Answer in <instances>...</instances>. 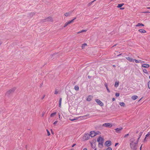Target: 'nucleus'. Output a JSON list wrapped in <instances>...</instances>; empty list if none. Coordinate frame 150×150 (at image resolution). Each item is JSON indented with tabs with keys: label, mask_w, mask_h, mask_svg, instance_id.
Here are the masks:
<instances>
[{
	"label": "nucleus",
	"mask_w": 150,
	"mask_h": 150,
	"mask_svg": "<svg viewBox=\"0 0 150 150\" xmlns=\"http://www.w3.org/2000/svg\"><path fill=\"white\" fill-rule=\"evenodd\" d=\"M83 150H87V149L86 148H84Z\"/></svg>",
	"instance_id": "obj_55"
},
{
	"label": "nucleus",
	"mask_w": 150,
	"mask_h": 150,
	"mask_svg": "<svg viewBox=\"0 0 150 150\" xmlns=\"http://www.w3.org/2000/svg\"><path fill=\"white\" fill-rule=\"evenodd\" d=\"M87 44L86 43H84L82 45L81 48L82 49H83L85 48V47L87 46Z\"/></svg>",
	"instance_id": "obj_20"
},
{
	"label": "nucleus",
	"mask_w": 150,
	"mask_h": 150,
	"mask_svg": "<svg viewBox=\"0 0 150 150\" xmlns=\"http://www.w3.org/2000/svg\"><path fill=\"white\" fill-rule=\"evenodd\" d=\"M142 145H141V146H140V150H141L142 147Z\"/></svg>",
	"instance_id": "obj_53"
},
{
	"label": "nucleus",
	"mask_w": 150,
	"mask_h": 150,
	"mask_svg": "<svg viewBox=\"0 0 150 150\" xmlns=\"http://www.w3.org/2000/svg\"><path fill=\"white\" fill-rule=\"evenodd\" d=\"M103 126H105L107 127H111L112 125L110 123H104L103 125Z\"/></svg>",
	"instance_id": "obj_9"
},
{
	"label": "nucleus",
	"mask_w": 150,
	"mask_h": 150,
	"mask_svg": "<svg viewBox=\"0 0 150 150\" xmlns=\"http://www.w3.org/2000/svg\"><path fill=\"white\" fill-rule=\"evenodd\" d=\"M140 137V136H139V138H138V139H137V142L138 141V140L139 139Z\"/></svg>",
	"instance_id": "obj_47"
},
{
	"label": "nucleus",
	"mask_w": 150,
	"mask_h": 150,
	"mask_svg": "<svg viewBox=\"0 0 150 150\" xmlns=\"http://www.w3.org/2000/svg\"><path fill=\"white\" fill-rule=\"evenodd\" d=\"M70 24V23L69 22V21H68V22H67L66 23H65V24L64 25V27H66L67 25H68L69 24Z\"/></svg>",
	"instance_id": "obj_23"
},
{
	"label": "nucleus",
	"mask_w": 150,
	"mask_h": 150,
	"mask_svg": "<svg viewBox=\"0 0 150 150\" xmlns=\"http://www.w3.org/2000/svg\"><path fill=\"white\" fill-rule=\"evenodd\" d=\"M147 138V139L150 138V132H148V134L146 135L145 138L144 139V141H145L146 140V139Z\"/></svg>",
	"instance_id": "obj_11"
},
{
	"label": "nucleus",
	"mask_w": 150,
	"mask_h": 150,
	"mask_svg": "<svg viewBox=\"0 0 150 150\" xmlns=\"http://www.w3.org/2000/svg\"><path fill=\"white\" fill-rule=\"evenodd\" d=\"M143 71L144 73H145L146 74H147L148 73L146 69H144L143 70Z\"/></svg>",
	"instance_id": "obj_30"
},
{
	"label": "nucleus",
	"mask_w": 150,
	"mask_h": 150,
	"mask_svg": "<svg viewBox=\"0 0 150 150\" xmlns=\"http://www.w3.org/2000/svg\"><path fill=\"white\" fill-rule=\"evenodd\" d=\"M120 104L121 106L124 107L125 106V104L124 102H120Z\"/></svg>",
	"instance_id": "obj_27"
},
{
	"label": "nucleus",
	"mask_w": 150,
	"mask_h": 150,
	"mask_svg": "<svg viewBox=\"0 0 150 150\" xmlns=\"http://www.w3.org/2000/svg\"><path fill=\"white\" fill-rule=\"evenodd\" d=\"M111 142L110 140L106 141L105 143V146H109L111 145Z\"/></svg>",
	"instance_id": "obj_6"
},
{
	"label": "nucleus",
	"mask_w": 150,
	"mask_h": 150,
	"mask_svg": "<svg viewBox=\"0 0 150 150\" xmlns=\"http://www.w3.org/2000/svg\"><path fill=\"white\" fill-rule=\"evenodd\" d=\"M80 117H76L74 118H72L71 117H70L69 118V120L71 121H74L75 120H77L79 119V118Z\"/></svg>",
	"instance_id": "obj_12"
},
{
	"label": "nucleus",
	"mask_w": 150,
	"mask_h": 150,
	"mask_svg": "<svg viewBox=\"0 0 150 150\" xmlns=\"http://www.w3.org/2000/svg\"><path fill=\"white\" fill-rule=\"evenodd\" d=\"M119 82L116 81L115 83V86L116 87H117L119 85Z\"/></svg>",
	"instance_id": "obj_26"
},
{
	"label": "nucleus",
	"mask_w": 150,
	"mask_h": 150,
	"mask_svg": "<svg viewBox=\"0 0 150 150\" xmlns=\"http://www.w3.org/2000/svg\"><path fill=\"white\" fill-rule=\"evenodd\" d=\"M44 20H46L47 21H51L52 22L53 21L52 18L51 17H48L47 18L45 19Z\"/></svg>",
	"instance_id": "obj_10"
},
{
	"label": "nucleus",
	"mask_w": 150,
	"mask_h": 150,
	"mask_svg": "<svg viewBox=\"0 0 150 150\" xmlns=\"http://www.w3.org/2000/svg\"><path fill=\"white\" fill-rule=\"evenodd\" d=\"M104 85H105V87H106V89L107 90V91L108 92V93H110V91L109 88H108L107 84L106 83H105V84H104Z\"/></svg>",
	"instance_id": "obj_19"
},
{
	"label": "nucleus",
	"mask_w": 150,
	"mask_h": 150,
	"mask_svg": "<svg viewBox=\"0 0 150 150\" xmlns=\"http://www.w3.org/2000/svg\"><path fill=\"white\" fill-rule=\"evenodd\" d=\"M85 115L83 116H82V117H86V116H87V115Z\"/></svg>",
	"instance_id": "obj_54"
},
{
	"label": "nucleus",
	"mask_w": 150,
	"mask_h": 150,
	"mask_svg": "<svg viewBox=\"0 0 150 150\" xmlns=\"http://www.w3.org/2000/svg\"><path fill=\"white\" fill-rule=\"evenodd\" d=\"M142 66L143 67L148 68L149 67V65L148 64H142Z\"/></svg>",
	"instance_id": "obj_14"
},
{
	"label": "nucleus",
	"mask_w": 150,
	"mask_h": 150,
	"mask_svg": "<svg viewBox=\"0 0 150 150\" xmlns=\"http://www.w3.org/2000/svg\"><path fill=\"white\" fill-rule=\"evenodd\" d=\"M91 144L92 148H94L95 146V144H93L92 143H91Z\"/></svg>",
	"instance_id": "obj_35"
},
{
	"label": "nucleus",
	"mask_w": 150,
	"mask_h": 150,
	"mask_svg": "<svg viewBox=\"0 0 150 150\" xmlns=\"http://www.w3.org/2000/svg\"><path fill=\"white\" fill-rule=\"evenodd\" d=\"M58 93V91H57V90H56V91H55L54 92V94H57Z\"/></svg>",
	"instance_id": "obj_40"
},
{
	"label": "nucleus",
	"mask_w": 150,
	"mask_h": 150,
	"mask_svg": "<svg viewBox=\"0 0 150 150\" xmlns=\"http://www.w3.org/2000/svg\"><path fill=\"white\" fill-rule=\"evenodd\" d=\"M46 130L47 132L48 136H50V132L47 129Z\"/></svg>",
	"instance_id": "obj_36"
},
{
	"label": "nucleus",
	"mask_w": 150,
	"mask_h": 150,
	"mask_svg": "<svg viewBox=\"0 0 150 150\" xmlns=\"http://www.w3.org/2000/svg\"><path fill=\"white\" fill-rule=\"evenodd\" d=\"M136 27L139 26H144V25L142 23H138L137 25H136Z\"/></svg>",
	"instance_id": "obj_22"
},
{
	"label": "nucleus",
	"mask_w": 150,
	"mask_h": 150,
	"mask_svg": "<svg viewBox=\"0 0 150 150\" xmlns=\"http://www.w3.org/2000/svg\"><path fill=\"white\" fill-rule=\"evenodd\" d=\"M56 112H54L52 113L50 115V117H54L56 115Z\"/></svg>",
	"instance_id": "obj_24"
},
{
	"label": "nucleus",
	"mask_w": 150,
	"mask_h": 150,
	"mask_svg": "<svg viewBox=\"0 0 150 150\" xmlns=\"http://www.w3.org/2000/svg\"><path fill=\"white\" fill-rule=\"evenodd\" d=\"M93 98L92 96H89L86 99V100L88 101H90Z\"/></svg>",
	"instance_id": "obj_13"
},
{
	"label": "nucleus",
	"mask_w": 150,
	"mask_h": 150,
	"mask_svg": "<svg viewBox=\"0 0 150 150\" xmlns=\"http://www.w3.org/2000/svg\"><path fill=\"white\" fill-rule=\"evenodd\" d=\"M138 98V96H133L132 97V99L133 100H135Z\"/></svg>",
	"instance_id": "obj_18"
},
{
	"label": "nucleus",
	"mask_w": 150,
	"mask_h": 150,
	"mask_svg": "<svg viewBox=\"0 0 150 150\" xmlns=\"http://www.w3.org/2000/svg\"><path fill=\"white\" fill-rule=\"evenodd\" d=\"M95 1L94 0L93 1H92L91 2L89 3V4H91L93 2Z\"/></svg>",
	"instance_id": "obj_46"
},
{
	"label": "nucleus",
	"mask_w": 150,
	"mask_h": 150,
	"mask_svg": "<svg viewBox=\"0 0 150 150\" xmlns=\"http://www.w3.org/2000/svg\"><path fill=\"white\" fill-rule=\"evenodd\" d=\"M58 121H55V122H54V123H53V124L54 125H55L56 124L57 122Z\"/></svg>",
	"instance_id": "obj_42"
},
{
	"label": "nucleus",
	"mask_w": 150,
	"mask_h": 150,
	"mask_svg": "<svg viewBox=\"0 0 150 150\" xmlns=\"http://www.w3.org/2000/svg\"><path fill=\"white\" fill-rule=\"evenodd\" d=\"M148 87L150 89V81H149L148 83Z\"/></svg>",
	"instance_id": "obj_31"
},
{
	"label": "nucleus",
	"mask_w": 150,
	"mask_h": 150,
	"mask_svg": "<svg viewBox=\"0 0 150 150\" xmlns=\"http://www.w3.org/2000/svg\"><path fill=\"white\" fill-rule=\"evenodd\" d=\"M59 118H60V115H59Z\"/></svg>",
	"instance_id": "obj_64"
},
{
	"label": "nucleus",
	"mask_w": 150,
	"mask_h": 150,
	"mask_svg": "<svg viewBox=\"0 0 150 150\" xmlns=\"http://www.w3.org/2000/svg\"><path fill=\"white\" fill-rule=\"evenodd\" d=\"M76 19V18H73L72 20L71 21H69L70 23H71L72 22H73Z\"/></svg>",
	"instance_id": "obj_34"
},
{
	"label": "nucleus",
	"mask_w": 150,
	"mask_h": 150,
	"mask_svg": "<svg viewBox=\"0 0 150 150\" xmlns=\"http://www.w3.org/2000/svg\"><path fill=\"white\" fill-rule=\"evenodd\" d=\"M113 67H115V65H113Z\"/></svg>",
	"instance_id": "obj_61"
},
{
	"label": "nucleus",
	"mask_w": 150,
	"mask_h": 150,
	"mask_svg": "<svg viewBox=\"0 0 150 150\" xmlns=\"http://www.w3.org/2000/svg\"><path fill=\"white\" fill-rule=\"evenodd\" d=\"M16 89L15 87H13L8 91L6 93L5 95L7 96H9L11 94L13 93Z\"/></svg>",
	"instance_id": "obj_2"
},
{
	"label": "nucleus",
	"mask_w": 150,
	"mask_h": 150,
	"mask_svg": "<svg viewBox=\"0 0 150 150\" xmlns=\"http://www.w3.org/2000/svg\"><path fill=\"white\" fill-rule=\"evenodd\" d=\"M82 33V32H81V31L77 32V34H79V33Z\"/></svg>",
	"instance_id": "obj_50"
},
{
	"label": "nucleus",
	"mask_w": 150,
	"mask_h": 150,
	"mask_svg": "<svg viewBox=\"0 0 150 150\" xmlns=\"http://www.w3.org/2000/svg\"><path fill=\"white\" fill-rule=\"evenodd\" d=\"M118 144V143H115V146H116Z\"/></svg>",
	"instance_id": "obj_51"
},
{
	"label": "nucleus",
	"mask_w": 150,
	"mask_h": 150,
	"mask_svg": "<svg viewBox=\"0 0 150 150\" xmlns=\"http://www.w3.org/2000/svg\"><path fill=\"white\" fill-rule=\"evenodd\" d=\"M35 14V13L33 12L31 13H30V15L31 17H32Z\"/></svg>",
	"instance_id": "obj_29"
},
{
	"label": "nucleus",
	"mask_w": 150,
	"mask_h": 150,
	"mask_svg": "<svg viewBox=\"0 0 150 150\" xmlns=\"http://www.w3.org/2000/svg\"><path fill=\"white\" fill-rule=\"evenodd\" d=\"M45 97V96H44L43 97H42V99H43V98H44Z\"/></svg>",
	"instance_id": "obj_62"
},
{
	"label": "nucleus",
	"mask_w": 150,
	"mask_h": 150,
	"mask_svg": "<svg viewBox=\"0 0 150 150\" xmlns=\"http://www.w3.org/2000/svg\"><path fill=\"white\" fill-rule=\"evenodd\" d=\"M76 91H78L79 89V88L78 86H76L74 87Z\"/></svg>",
	"instance_id": "obj_28"
},
{
	"label": "nucleus",
	"mask_w": 150,
	"mask_h": 150,
	"mask_svg": "<svg viewBox=\"0 0 150 150\" xmlns=\"http://www.w3.org/2000/svg\"><path fill=\"white\" fill-rule=\"evenodd\" d=\"M134 61L136 63H139V61L135 59H134Z\"/></svg>",
	"instance_id": "obj_39"
},
{
	"label": "nucleus",
	"mask_w": 150,
	"mask_h": 150,
	"mask_svg": "<svg viewBox=\"0 0 150 150\" xmlns=\"http://www.w3.org/2000/svg\"><path fill=\"white\" fill-rule=\"evenodd\" d=\"M25 147L26 149H27V145H26L25 146Z\"/></svg>",
	"instance_id": "obj_59"
},
{
	"label": "nucleus",
	"mask_w": 150,
	"mask_h": 150,
	"mask_svg": "<svg viewBox=\"0 0 150 150\" xmlns=\"http://www.w3.org/2000/svg\"><path fill=\"white\" fill-rule=\"evenodd\" d=\"M138 31H139L142 33H145L146 32V31L145 30L143 29H139Z\"/></svg>",
	"instance_id": "obj_17"
},
{
	"label": "nucleus",
	"mask_w": 150,
	"mask_h": 150,
	"mask_svg": "<svg viewBox=\"0 0 150 150\" xmlns=\"http://www.w3.org/2000/svg\"><path fill=\"white\" fill-rule=\"evenodd\" d=\"M76 19V18H73L72 20L71 21H69L70 23H71L72 22H73Z\"/></svg>",
	"instance_id": "obj_33"
},
{
	"label": "nucleus",
	"mask_w": 150,
	"mask_h": 150,
	"mask_svg": "<svg viewBox=\"0 0 150 150\" xmlns=\"http://www.w3.org/2000/svg\"><path fill=\"white\" fill-rule=\"evenodd\" d=\"M51 132H52V133L53 134V132H52V129H51Z\"/></svg>",
	"instance_id": "obj_60"
},
{
	"label": "nucleus",
	"mask_w": 150,
	"mask_h": 150,
	"mask_svg": "<svg viewBox=\"0 0 150 150\" xmlns=\"http://www.w3.org/2000/svg\"><path fill=\"white\" fill-rule=\"evenodd\" d=\"M106 150H112V149L110 147H108L107 148Z\"/></svg>",
	"instance_id": "obj_38"
},
{
	"label": "nucleus",
	"mask_w": 150,
	"mask_h": 150,
	"mask_svg": "<svg viewBox=\"0 0 150 150\" xmlns=\"http://www.w3.org/2000/svg\"><path fill=\"white\" fill-rule=\"evenodd\" d=\"M89 138V134L88 133H86L84 134L83 139L84 140H87Z\"/></svg>",
	"instance_id": "obj_4"
},
{
	"label": "nucleus",
	"mask_w": 150,
	"mask_h": 150,
	"mask_svg": "<svg viewBox=\"0 0 150 150\" xmlns=\"http://www.w3.org/2000/svg\"><path fill=\"white\" fill-rule=\"evenodd\" d=\"M76 19V18H73L72 20L71 21H69L70 23H71L72 22H73Z\"/></svg>",
	"instance_id": "obj_32"
},
{
	"label": "nucleus",
	"mask_w": 150,
	"mask_h": 150,
	"mask_svg": "<svg viewBox=\"0 0 150 150\" xmlns=\"http://www.w3.org/2000/svg\"><path fill=\"white\" fill-rule=\"evenodd\" d=\"M139 61L141 63H143L144 62V61L142 60H139Z\"/></svg>",
	"instance_id": "obj_43"
},
{
	"label": "nucleus",
	"mask_w": 150,
	"mask_h": 150,
	"mask_svg": "<svg viewBox=\"0 0 150 150\" xmlns=\"http://www.w3.org/2000/svg\"><path fill=\"white\" fill-rule=\"evenodd\" d=\"M129 135V134H126L125 135V136H124V137H127V136H128V135Z\"/></svg>",
	"instance_id": "obj_44"
},
{
	"label": "nucleus",
	"mask_w": 150,
	"mask_h": 150,
	"mask_svg": "<svg viewBox=\"0 0 150 150\" xmlns=\"http://www.w3.org/2000/svg\"><path fill=\"white\" fill-rule=\"evenodd\" d=\"M44 20V19H43L42 20V21L43 22H47V21L46 20Z\"/></svg>",
	"instance_id": "obj_45"
},
{
	"label": "nucleus",
	"mask_w": 150,
	"mask_h": 150,
	"mask_svg": "<svg viewBox=\"0 0 150 150\" xmlns=\"http://www.w3.org/2000/svg\"><path fill=\"white\" fill-rule=\"evenodd\" d=\"M71 12L70 11L68 12H67V13H65L64 14V15L65 16L67 17V16H70L71 15Z\"/></svg>",
	"instance_id": "obj_16"
},
{
	"label": "nucleus",
	"mask_w": 150,
	"mask_h": 150,
	"mask_svg": "<svg viewBox=\"0 0 150 150\" xmlns=\"http://www.w3.org/2000/svg\"><path fill=\"white\" fill-rule=\"evenodd\" d=\"M142 133V132H140V133H139V134H140L139 136H140V137L141 136Z\"/></svg>",
	"instance_id": "obj_48"
},
{
	"label": "nucleus",
	"mask_w": 150,
	"mask_h": 150,
	"mask_svg": "<svg viewBox=\"0 0 150 150\" xmlns=\"http://www.w3.org/2000/svg\"><path fill=\"white\" fill-rule=\"evenodd\" d=\"M62 98H60L59 101V107L60 108L61 107V102H62Z\"/></svg>",
	"instance_id": "obj_21"
},
{
	"label": "nucleus",
	"mask_w": 150,
	"mask_h": 150,
	"mask_svg": "<svg viewBox=\"0 0 150 150\" xmlns=\"http://www.w3.org/2000/svg\"><path fill=\"white\" fill-rule=\"evenodd\" d=\"M147 9H150V7H147Z\"/></svg>",
	"instance_id": "obj_58"
},
{
	"label": "nucleus",
	"mask_w": 150,
	"mask_h": 150,
	"mask_svg": "<svg viewBox=\"0 0 150 150\" xmlns=\"http://www.w3.org/2000/svg\"><path fill=\"white\" fill-rule=\"evenodd\" d=\"M137 142L136 143L133 142H132L130 144V146L131 148L133 150H136L137 149Z\"/></svg>",
	"instance_id": "obj_3"
},
{
	"label": "nucleus",
	"mask_w": 150,
	"mask_h": 150,
	"mask_svg": "<svg viewBox=\"0 0 150 150\" xmlns=\"http://www.w3.org/2000/svg\"><path fill=\"white\" fill-rule=\"evenodd\" d=\"M124 5V4L122 3L121 4H118L117 7L118 8H120L122 7Z\"/></svg>",
	"instance_id": "obj_25"
},
{
	"label": "nucleus",
	"mask_w": 150,
	"mask_h": 150,
	"mask_svg": "<svg viewBox=\"0 0 150 150\" xmlns=\"http://www.w3.org/2000/svg\"><path fill=\"white\" fill-rule=\"evenodd\" d=\"M126 58L127 60L130 62H134V59H133L132 58L130 57H126Z\"/></svg>",
	"instance_id": "obj_15"
},
{
	"label": "nucleus",
	"mask_w": 150,
	"mask_h": 150,
	"mask_svg": "<svg viewBox=\"0 0 150 150\" xmlns=\"http://www.w3.org/2000/svg\"><path fill=\"white\" fill-rule=\"evenodd\" d=\"M115 98H112V100L113 101H115Z\"/></svg>",
	"instance_id": "obj_49"
},
{
	"label": "nucleus",
	"mask_w": 150,
	"mask_h": 150,
	"mask_svg": "<svg viewBox=\"0 0 150 150\" xmlns=\"http://www.w3.org/2000/svg\"><path fill=\"white\" fill-rule=\"evenodd\" d=\"M97 142H98V146L100 148H102L103 146L104 139L101 137H99L97 139Z\"/></svg>",
	"instance_id": "obj_1"
},
{
	"label": "nucleus",
	"mask_w": 150,
	"mask_h": 150,
	"mask_svg": "<svg viewBox=\"0 0 150 150\" xmlns=\"http://www.w3.org/2000/svg\"><path fill=\"white\" fill-rule=\"evenodd\" d=\"M88 79H90L91 78V76H88Z\"/></svg>",
	"instance_id": "obj_52"
},
{
	"label": "nucleus",
	"mask_w": 150,
	"mask_h": 150,
	"mask_svg": "<svg viewBox=\"0 0 150 150\" xmlns=\"http://www.w3.org/2000/svg\"><path fill=\"white\" fill-rule=\"evenodd\" d=\"M115 95L116 97H118V96H119L120 94L119 93H115Z\"/></svg>",
	"instance_id": "obj_37"
},
{
	"label": "nucleus",
	"mask_w": 150,
	"mask_h": 150,
	"mask_svg": "<svg viewBox=\"0 0 150 150\" xmlns=\"http://www.w3.org/2000/svg\"><path fill=\"white\" fill-rule=\"evenodd\" d=\"M97 135L96 132H95L94 131H92L90 132V136L91 137H93Z\"/></svg>",
	"instance_id": "obj_7"
},
{
	"label": "nucleus",
	"mask_w": 150,
	"mask_h": 150,
	"mask_svg": "<svg viewBox=\"0 0 150 150\" xmlns=\"http://www.w3.org/2000/svg\"><path fill=\"white\" fill-rule=\"evenodd\" d=\"M96 102L100 106H102L103 105V103L99 100L97 99H95Z\"/></svg>",
	"instance_id": "obj_5"
},
{
	"label": "nucleus",
	"mask_w": 150,
	"mask_h": 150,
	"mask_svg": "<svg viewBox=\"0 0 150 150\" xmlns=\"http://www.w3.org/2000/svg\"><path fill=\"white\" fill-rule=\"evenodd\" d=\"M123 128L122 127H120L119 128H117L115 129V132L117 133H120L122 129Z\"/></svg>",
	"instance_id": "obj_8"
},
{
	"label": "nucleus",
	"mask_w": 150,
	"mask_h": 150,
	"mask_svg": "<svg viewBox=\"0 0 150 150\" xmlns=\"http://www.w3.org/2000/svg\"><path fill=\"white\" fill-rule=\"evenodd\" d=\"M142 99V98H141L139 100V101L141 100Z\"/></svg>",
	"instance_id": "obj_63"
},
{
	"label": "nucleus",
	"mask_w": 150,
	"mask_h": 150,
	"mask_svg": "<svg viewBox=\"0 0 150 150\" xmlns=\"http://www.w3.org/2000/svg\"><path fill=\"white\" fill-rule=\"evenodd\" d=\"M87 31V30H81V32L82 33L83 32H86Z\"/></svg>",
	"instance_id": "obj_41"
},
{
	"label": "nucleus",
	"mask_w": 150,
	"mask_h": 150,
	"mask_svg": "<svg viewBox=\"0 0 150 150\" xmlns=\"http://www.w3.org/2000/svg\"><path fill=\"white\" fill-rule=\"evenodd\" d=\"M99 133H100L99 132H98L97 133H96V134H99Z\"/></svg>",
	"instance_id": "obj_57"
},
{
	"label": "nucleus",
	"mask_w": 150,
	"mask_h": 150,
	"mask_svg": "<svg viewBox=\"0 0 150 150\" xmlns=\"http://www.w3.org/2000/svg\"><path fill=\"white\" fill-rule=\"evenodd\" d=\"M75 145H76V144H74L72 146V147H73Z\"/></svg>",
	"instance_id": "obj_56"
}]
</instances>
